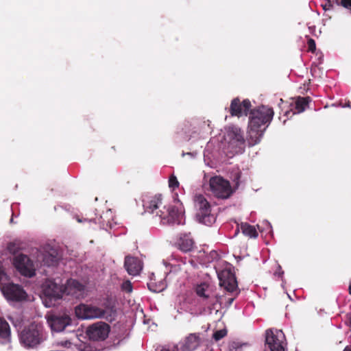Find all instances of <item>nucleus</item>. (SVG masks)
<instances>
[{
	"mask_svg": "<svg viewBox=\"0 0 351 351\" xmlns=\"http://www.w3.org/2000/svg\"><path fill=\"white\" fill-rule=\"evenodd\" d=\"M110 326L103 322H97L90 325L86 330L89 339L93 341H104L109 335Z\"/></svg>",
	"mask_w": 351,
	"mask_h": 351,
	"instance_id": "nucleus-11",
	"label": "nucleus"
},
{
	"mask_svg": "<svg viewBox=\"0 0 351 351\" xmlns=\"http://www.w3.org/2000/svg\"><path fill=\"white\" fill-rule=\"evenodd\" d=\"M43 261L48 266H53L58 263V258L56 256L50 254L45 256Z\"/></svg>",
	"mask_w": 351,
	"mask_h": 351,
	"instance_id": "nucleus-26",
	"label": "nucleus"
},
{
	"mask_svg": "<svg viewBox=\"0 0 351 351\" xmlns=\"http://www.w3.org/2000/svg\"><path fill=\"white\" fill-rule=\"evenodd\" d=\"M75 313L78 318L83 319L104 318L111 322L115 319L117 311L114 306L110 304L101 308L91 304H80L75 308Z\"/></svg>",
	"mask_w": 351,
	"mask_h": 351,
	"instance_id": "nucleus-3",
	"label": "nucleus"
},
{
	"mask_svg": "<svg viewBox=\"0 0 351 351\" xmlns=\"http://www.w3.org/2000/svg\"><path fill=\"white\" fill-rule=\"evenodd\" d=\"M265 345L270 351H285V336L282 331L267 329L265 332Z\"/></svg>",
	"mask_w": 351,
	"mask_h": 351,
	"instance_id": "nucleus-10",
	"label": "nucleus"
},
{
	"mask_svg": "<svg viewBox=\"0 0 351 351\" xmlns=\"http://www.w3.org/2000/svg\"><path fill=\"white\" fill-rule=\"evenodd\" d=\"M251 106L250 100L244 99L241 102L240 99L237 97L232 100L229 111L232 116L241 117L247 115Z\"/></svg>",
	"mask_w": 351,
	"mask_h": 351,
	"instance_id": "nucleus-18",
	"label": "nucleus"
},
{
	"mask_svg": "<svg viewBox=\"0 0 351 351\" xmlns=\"http://www.w3.org/2000/svg\"><path fill=\"white\" fill-rule=\"evenodd\" d=\"M328 6H329V7H332V5L331 4V3H330V1H328Z\"/></svg>",
	"mask_w": 351,
	"mask_h": 351,
	"instance_id": "nucleus-41",
	"label": "nucleus"
},
{
	"mask_svg": "<svg viewBox=\"0 0 351 351\" xmlns=\"http://www.w3.org/2000/svg\"><path fill=\"white\" fill-rule=\"evenodd\" d=\"M47 324L53 332H60L63 331L66 326L71 324V318L66 315H51L47 318Z\"/></svg>",
	"mask_w": 351,
	"mask_h": 351,
	"instance_id": "nucleus-13",
	"label": "nucleus"
},
{
	"mask_svg": "<svg viewBox=\"0 0 351 351\" xmlns=\"http://www.w3.org/2000/svg\"><path fill=\"white\" fill-rule=\"evenodd\" d=\"M348 291H349V293L351 295V282L349 285V287H348Z\"/></svg>",
	"mask_w": 351,
	"mask_h": 351,
	"instance_id": "nucleus-37",
	"label": "nucleus"
},
{
	"mask_svg": "<svg viewBox=\"0 0 351 351\" xmlns=\"http://www.w3.org/2000/svg\"><path fill=\"white\" fill-rule=\"evenodd\" d=\"M148 286H149V289L151 291H154V292H157V291H156V289H152L151 288V287H150V286H151V285H150V284H149V285H148Z\"/></svg>",
	"mask_w": 351,
	"mask_h": 351,
	"instance_id": "nucleus-36",
	"label": "nucleus"
},
{
	"mask_svg": "<svg viewBox=\"0 0 351 351\" xmlns=\"http://www.w3.org/2000/svg\"><path fill=\"white\" fill-rule=\"evenodd\" d=\"M111 149H112L114 151H115V150H116V149H115V147H114V146H112V147H111Z\"/></svg>",
	"mask_w": 351,
	"mask_h": 351,
	"instance_id": "nucleus-42",
	"label": "nucleus"
},
{
	"mask_svg": "<svg viewBox=\"0 0 351 351\" xmlns=\"http://www.w3.org/2000/svg\"><path fill=\"white\" fill-rule=\"evenodd\" d=\"M241 230L243 234L251 238H256L258 235L255 227L247 223H241Z\"/></svg>",
	"mask_w": 351,
	"mask_h": 351,
	"instance_id": "nucleus-24",
	"label": "nucleus"
},
{
	"mask_svg": "<svg viewBox=\"0 0 351 351\" xmlns=\"http://www.w3.org/2000/svg\"><path fill=\"white\" fill-rule=\"evenodd\" d=\"M327 5H328L327 4H326L325 5H324V10H326V9H327V10H329V8H327Z\"/></svg>",
	"mask_w": 351,
	"mask_h": 351,
	"instance_id": "nucleus-40",
	"label": "nucleus"
},
{
	"mask_svg": "<svg viewBox=\"0 0 351 351\" xmlns=\"http://www.w3.org/2000/svg\"><path fill=\"white\" fill-rule=\"evenodd\" d=\"M274 112L272 108L262 106L250 111L247 141L250 147L258 144L266 128L271 123Z\"/></svg>",
	"mask_w": 351,
	"mask_h": 351,
	"instance_id": "nucleus-1",
	"label": "nucleus"
},
{
	"mask_svg": "<svg viewBox=\"0 0 351 351\" xmlns=\"http://www.w3.org/2000/svg\"><path fill=\"white\" fill-rule=\"evenodd\" d=\"M178 247L184 252L191 251L194 245V241L190 234L181 236L178 241Z\"/></svg>",
	"mask_w": 351,
	"mask_h": 351,
	"instance_id": "nucleus-21",
	"label": "nucleus"
},
{
	"mask_svg": "<svg viewBox=\"0 0 351 351\" xmlns=\"http://www.w3.org/2000/svg\"><path fill=\"white\" fill-rule=\"evenodd\" d=\"M226 136L228 148L232 154H241L244 152L245 140L241 128L234 125L229 127Z\"/></svg>",
	"mask_w": 351,
	"mask_h": 351,
	"instance_id": "nucleus-5",
	"label": "nucleus"
},
{
	"mask_svg": "<svg viewBox=\"0 0 351 351\" xmlns=\"http://www.w3.org/2000/svg\"><path fill=\"white\" fill-rule=\"evenodd\" d=\"M197 295L200 298L201 303L210 310L215 308V305L219 302V297L215 295L209 289L207 283H201L195 288Z\"/></svg>",
	"mask_w": 351,
	"mask_h": 351,
	"instance_id": "nucleus-9",
	"label": "nucleus"
},
{
	"mask_svg": "<svg viewBox=\"0 0 351 351\" xmlns=\"http://www.w3.org/2000/svg\"><path fill=\"white\" fill-rule=\"evenodd\" d=\"M219 285L227 291L233 292L237 291L238 284L234 273L229 269L221 270L218 273Z\"/></svg>",
	"mask_w": 351,
	"mask_h": 351,
	"instance_id": "nucleus-14",
	"label": "nucleus"
},
{
	"mask_svg": "<svg viewBox=\"0 0 351 351\" xmlns=\"http://www.w3.org/2000/svg\"><path fill=\"white\" fill-rule=\"evenodd\" d=\"M77 221H78L79 222H82V219H77Z\"/></svg>",
	"mask_w": 351,
	"mask_h": 351,
	"instance_id": "nucleus-43",
	"label": "nucleus"
},
{
	"mask_svg": "<svg viewBox=\"0 0 351 351\" xmlns=\"http://www.w3.org/2000/svg\"><path fill=\"white\" fill-rule=\"evenodd\" d=\"M64 294L71 295L76 299H82L86 296V287L77 280L69 279L64 285Z\"/></svg>",
	"mask_w": 351,
	"mask_h": 351,
	"instance_id": "nucleus-17",
	"label": "nucleus"
},
{
	"mask_svg": "<svg viewBox=\"0 0 351 351\" xmlns=\"http://www.w3.org/2000/svg\"><path fill=\"white\" fill-rule=\"evenodd\" d=\"M200 342V338L196 333H191L187 336L181 346L182 351H193L195 350Z\"/></svg>",
	"mask_w": 351,
	"mask_h": 351,
	"instance_id": "nucleus-20",
	"label": "nucleus"
},
{
	"mask_svg": "<svg viewBox=\"0 0 351 351\" xmlns=\"http://www.w3.org/2000/svg\"><path fill=\"white\" fill-rule=\"evenodd\" d=\"M219 285L227 291L233 292L237 291L238 284L234 273L229 269L221 270L218 273Z\"/></svg>",
	"mask_w": 351,
	"mask_h": 351,
	"instance_id": "nucleus-15",
	"label": "nucleus"
},
{
	"mask_svg": "<svg viewBox=\"0 0 351 351\" xmlns=\"http://www.w3.org/2000/svg\"><path fill=\"white\" fill-rule=\"evenodd\" d=\"M162 195H156L144 203L145 212L159 217L162 224L179 225L182 223V210L176 206H163Z\"/></svg>",
	"mask_w": 351,
	"mask_h": 351,
	"instance_id": "nucleus-2",
	"label": "nucleus"
},
{
	"mask_svg": "<svg viewBox=\"0 0 351 351\" xmlns=\"http://www.w3.org/2000/svg\"><path fill=\"white\" fill-rule=\"evenodd\" d=\"M308 51L312 53L315 52L316 49L315 41L313 38H309L307 42Z\"/></svg>",
	"mask_w": 351,
	"mask_h": 351,
	"instance_id": "nucleus-29",
	"label": "nucleus"
},
{
	"mask_svg": "<svg viewBox=\"0 0 351 351\" xmlns=\"http://www.w3.org/2000/svg\"><path fill=\"white\" fill-rule=\"evenodd\" d=\"M5 297L12 301L20 302L25 300L27 294L23 287L19 285L9 283L2 288Z\"/></svg>",
	"mask_w": 351,
	"mask_h": 351,
	"instance_id": "nucleus-16",
	"label": "nucleus"
},
{
	"mask_svg": "<svg viewBox=\"0 0 351 351\" xmlns=\"http://www.w3.org/2000/svg\"><path fill=\"white\" fill-rule=\"evenodd\" d=\"M61 345L65 348H69V346L71 345V342L66 341L62 342Z\"/></svg>",
	"mask_w": 351,
	"mask_h": 351,
	"instance_id": "nucleus-33",
	"label": "nucleus"
},
{
	"mask_svg": "<svg viewBox=\"0 0 351 351\" xmlns=\"http://www.w3.org/2000/svg\"><path fill=\"white\" fill-rule=\"evenodd\" d=\"M124 267L130 275H138L142 269L141 261L136 257L126 256L124 261Z\"/></svg>",
	"mask_w": 351,
	"mask_h": 351,
	"instance_id": "nucleus-19",
	"label": "nucleus"
},
{
	"mask_svg": "<svg viewBox=\"0 0 351 351\" xmlns=\"http://www.w3.org/2000/svg\"><path fill=\"white\" fill-rule=\"evenodd\" d=\"M311 101L310 97H298L295 101V108L298 113L302 112L308 106Z\"/></svg>",
	"mask_w": 351,
	"mask_h": 351,
	"instance_id": "nucleus-23",
	"label": "nucleus"
},
{
	"mask_svg": "<svg viewBox=\"0 0 351 351\" xmlns=\"http://www.w3.org/2000/svg\"><path fill=\"white\" fill-rule=\"evenodd\" d=\"M8 250L10 252L15 254L16 252V246L14 243H10L8 245Z\"/></svg>",
	"mask_w": 351,
	"mask_h": 351,
	"instance_id": "nucleus-31",
	"label": "nucleus"
},
{
	"mask_svg": "<svg viewBox=\"0 0 351 351\" xmlns=\"http://www.w3.org/2000/svg\"><path fill=\"white\" fill-rule=\"evenodd\" d=\"M234 300V298H229L228 300V304L231 305L232 303L233 302Z\"/></svg>",
	"mask_w": 351,
	"mask_h": 351,
	"instance_id": "nucleus-34",
	"label": "nucleus"
},
{
	"mask_svg": "<svg viewBox=\"0 0 351 351\" xmlns=\"http://www.w3.org/2000/svg\"><path fill=\"white\" fill-rule=\"evenodd\" d=\"M209 185L211 192L217 198L227 199L233 193L230 182L221 176L212 177Z\"/></svg>",
	"mask_w": 351,
	"mask_h": 351,
	"instance_id": "nucleus-8",
	"label": "nucleus"
},
{
	"mask_svg": "<svg viewBox=\"0 0 351 351\" xmlns=\"http://www.w3.org/2000/svg\"><path fill=\"white\" fill-rule=\"evenodd\" d=\"M21 343L28 348H33L43 341L42 326L32 323L25 327L19 335Z\"/></svg>",
	"mask_w": 351,
	"mask_h": 351,
	"instance_id": "nucleus-4",
	"label": "nucleus"
},
{
	"mask_svg": "<svg viewBox=\"0 0 351 351\" xmlns=\"http://www.w3.org/2000/svg\"><path fill=\"white\" fill-rule=\"evenodd\" d=\"M343 351H351V346H347Z\"/></svg>",
	"mask_w": 351,
	"mask_h": 351,
	"instance_id": "nucleus-35",
	"label": "nucleus"
},
{
	"mask_svg": "<svg viewBox=\"0 0 351 351\" xmlns=\"http://www.w3.org/2000/svg\"><path fill=\"white\" fill-rule=\"evenodd\" d=\"M16 269L23 275L29 278L36 274V269L33 261L23 254L16 256L13 260Z\"/></svg>",
	"mask_w": 351,
	"mask_h": 351,
	"instance_id": "nucleus-12",
	"label": "nucleus"
},
{
	"mask_svg": "<svg viewBox=\"0 0 351 351\" xmlns=\"http://www.w3.org/2000/svg\"><path fill=\"white\" fill-rule=\"evenodd\" d=\"M278 269L280 271H276L274 273V275L275 276H278L280 278V277H282V275L283 274V271H281L282 268H281V267L280 265L278 266Z\"/></svg>",
	"mask_w": 351,
	"mask_h": 351,
	"instance_id": "nucleus-32",
	"label": "nucleus"
},
{
	"mask_svg": "<svg viewBox=\"0 0 351 351\" xmlns=\"http://www.w3.org/2000/svg\"><path fill=\"white\" fill-rule=\"evenodd\" d=\"M0 339L3 343L10 341V328L9 324L0 317Z\"/></svg>",
	"mask_w": 351,
	"mask_h": 351,
	"instance_id": "nucleus-22",
	"label": "nucleus"
},
{
	"mask_svg": "<svg viewBox=\"0 0 351 351\" xmlns=\"http://www.w3.org/2000/svg\"><path fill=\"white\" fill-rule=\"evenodd\" d=\"M42 289L45 296V306L47 307L55 305V302L62 298L64 294V285H59L51 280L45 282Z\"/></svg>",
	"mask_w": 351,
	"mask_h": 351,
	"instance_id": "nucleus-7",
	"label": "nucleus"
},
{
	"mask_svg": "<svg viewBox=\"0 0 351 351\" xmlns=\"http://www.w3.org/2000/svg\"><path fill=\"white\" fill-rule=\"evenodd\" d=\"M327 5H328L327 4H326L325 5H324V10H326V9H327V10H329V8H327Z\"/></svg>",
	"mask_w": 351,
	"mask_h": 351,
	"instance_id": "nucleus-39",
	"label": "nucleus"
},
{
	"mask_svg": "<svg viewBox=\"0 0 351 351\" xmlns=\"http://www.w3.org/2000/svg\"><path fill=\"white\" fill-rule=\"evenodd\" d=\"M240 178H241V173L240 172L236 173L234 174V178H233V182H235L236 187H238V186L239 185Z\"/></svg>",
	"mask_w": 351,
	"mask_h": 351,
	"instance_id": "nucleus-30",
	"label": "nucleus"
},
{
	"mask_svg": "<svg viewBox=\"0 0 351 351\" xmlns=\"http://www.w3.org/2000/svg\"><path fill=\"white\" fill-rule=\"evenodd\" d=\"M160 351H170L169 349L163 348Z\"/></svg>",
	"mask_w": 351,
	"mask_h": 351,
	"instance_id": "nucleus-38",
	"label": "nucleus"
},
{
	"mask_svg": "<svg viewBox=\"0 0 351 351\" xmlns=\"http://www.w3.org/2000/svg\"><path fill=\"white\" fill-rule=\"evenodd\" d=\"M195 207L197 209L196 217L199 222L206 226H211L215 223L216 217L211 214V208L209 202L202 195H197L195 200Z\"/></svg>",
	"mask_w": 351,
	"mask_h": 351,
	"instance_id": "nucleus-6",
	"label": "nucleus"
},
{
	"mask_svg": "<svg viewBox=\"0 0 351 351\" xmlns=\"http://www.w3.org/2000/svg\"><path fill=\"white\" fill-rule=\"evenodd\" d=\"M121 289L127 293L132 291V285L130 280L124 281L121 285Z\"/></svg>",
	"mask_w": 351,
	"mask_h": 351,
	"instance_id": "nucleus-28",
	"label": "nucleus"
},
{
	"mask_svg": "<svg viewBox=\"0 0 351 351\" xmlns=\"http://www.w3.org/2000/svg\"><path fill=\"white\" fill-rule=\"evenodd\" d=\"M169 186L173 189H175L179 186V182L175 176L172 175L170 176L169 179Z\"/></svg>",
	"mask_w": 351,
	"mask_h": 351,
	"instance_id": "nucleus-27",
	"label": "nucleus"
},
{
	"mask_svg": "<svg viewBox=\"0 0 351 351\" xmlns=\"http://www.w3.org/2000/svg\"><path fill=\"white\" fill-rule=\"evenodd\" d=\"M227 333H228L227 330L226 328H223V329L215 331L213 335V337L216 341H219L220 339H223V337H225L227 335Z\"/></svg>",
	"mask_w": 351,
	"mask_h": 351,
	"instance_id": "nucleus-25",
	"label": "nucleus"
}]
</instances>
